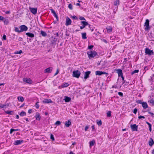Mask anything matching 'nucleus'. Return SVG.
Instances as JSON below:
<instances>
[{
  "label": "nucleus",
  "instance_id": "nucleus-9",
  "mask_svg": "<svg viewBox=\"0 0 154 154\" xmlns=\"http://www.w3.org/2000/svg\"><path fill=\"white\" fill-rule=\"evenodd\" d=\"M71 20L68 17H67L66 18V20L65 25L66 26H68L71 24Z\"/></svg>",
  "mask_w": 154,
  "mask_h": 154
},
{
  "label": "nucleus",
  "instance_id": "nucleus-15",
  "mask_svg": "<svg viewBox=\"0 0 154 154\" xmlns=\"http://www.w3.org/2000/svg\"><path fill=\"white\" fill-rule=\"evenodd\" d=\"M35 117L36 120L39 121L40 120L41 117L39 113L38 112H37L36 113Z\"/></svg>",
  "mask_w": 154,
  "mask_h": 154
},
{
  "label": "nucleus",
  "instance_id": "nucleus-60",
  "mask_svg": "<svg viewBox=\"0 0 154 154\" xmlns=\"http://www.w3.org/2000/svg\"><path fill=\"white\" fill-rule=\"evenodd\" d=\"M24 105H25L24 103H23L21 106H20V108H21L22 107H23L24 106Z\"/></svg>",
  "mask_w": 154,
  "mask_h": 154
},
{
  "label": "nucleus",
  "instance_id": "nucleus-59",
  "mask_svg": "<svg viewBox=\"0 0 154 154\" xmlns=\"http://www.w3.org/2000/svg\"><path fill=\"white\" fill-rule=\"evenodd\" d=\"M85 26H84L83 25L82 26H81L80 27V28L81 29H83V28H84L85 27Z\"/></svg>",
  "mask_w": 154,
  "mask_h": 154
},
{
  "label": "nucleus",
  "instance_id": "nucleus-62",
  "mask_svg": "<svg viewBox=\"0 0 154 154\" xmlns=\"http://www.w3.org/2000/svg\"><path fill=\"white\" fill-rule=\"evenodd\" d=\"M10 13V12L9 11H7L5 12V13L6 14H9Z\"/></svg>",
  "mask_w": 154,
  "mask_h": 154
},
{
  "label": "nucleus",
  "instance_id": "nucleus-38",
  "mask_svg": "<svg viewBox=\"0 0 154 154\" xmlns=\"http://www.w3.org/2000/svg\"><path fill=\"white\" fill-rule=\"evenodd\" d=\"M148 125H149V130L150 132H151V131H152V128H151L152 126H151V124L150 123H149V124H148Z\"/></svg>",
  "mask_w": 154,
  "mask_h": 154
},
{
  "label": "nucleus",
  "instance_id": "nucleus-63",
  "mask_svg": "<svg viewBox=\"0 0 154 154\" xmlns=\"http://www.w3.org/2000/svg\"><path fill=\"white\" fill-rule=\"evenodd\" d=\"M69 154H75L73 153V152L72 151H71L69 153Z\"/></svg>",
  "mask_w": 154,
  "mask_h": 154
},
{
  "label": "nucleus",
  "instance_id": "nucleus-28",
  "mask_svg": "<svg viewBox=\"0 0 154 154\" xmlns=\"http://www.w3.org/2000/svg\"><path fill=\"white\" fill-rule=\"evenodd\" d=\"M95 143V141L94 140H92V141L90 142V146H93Z\"/></svg>",
  "mask_w": 154,
  "mask_h": 154
},
{
  "label": "nucleus",
  "instance_id": "nucleus-21",
  "mask_svg": "<svg viewBox=\"0 0 154 154\" xmlns=\"http://www.w3.org/2000/svg\"><path fill=\"white\" fill-rule=\"evenodd\" d=\"M154 143V141L152 138H150L149 142V146H152Z\"/></svg>",
  "mask_w": 154,
  "mask_h": 154
},
{
  "label": "nucleus",
  "instance_id": "nucleus-24",
  "mask_svg": "<svg viewBox=\"0 0 154 154\" xmlns=\"http://www.w3.org/2000/svg\"><path fill=\"white\" fill-rule=\"evenodd\" d=\"M119 4V0H114V5L115 6H117Z\"/></svg>",
  "mask_w": 154,
  "mask_h": 154
},
{
  "label": "nucleus",
  "instance_id": "nucleus-5",
  "mask_svg": "<svg viewBox=\"0 0 154 154\" xmlns=\"http://www.w3.org/2000/svg\"><path fill=\"white\" fill-rule=\"evenodd\" d=\"M29 10L33 14H35L37 12V8H32L29 7Z\"/></svg>",
  "mask_w": 154,
  "mask_h": 154
},
{
  "label": "nucleus",
  "instance_id": "nucleus-26",
  "mask_svg": "<svg viewBox=\"0 0 154 154\" xmlns=\"http://www.w3.org/2000/svg\"><path fill=\"white\" fill-rule=\"evenodd\" d=\"M5 24L8 25L9 23V20L8 19H5L4 21Z\"/></svg>",
  "mask_w": 154,
  "mask_h": 154
},
{
  "label": "nucleus",
  "instance_id": "nucleus-1",
  "mask_svg": "<svg viewBox=\"0 0 154 154\" xmlns=\"http://www.w3.org/2000/svg\"><path fill=\"white\" fill-rule=\"evenodd\" d=\"M87 54L89 59L91 58L94 57L97 54V53L94 51H90L88 52Z\"/></svg>",
  "mask_w": 154,
  "mask_h": 154
},
{
  "label": "nucleus",
  "instance_id": "nucleus-22",
  "mask_svg": "<svg viewBox=\"0 0 154 154\" xmlns=\"http://www.w3.org/2000/svg\"><path fill=\"white\" fill-rule=\"evenodd\" d=\"M17 99L19 101L23 102L24 101V98L22 97H18Z\"/></svg>",
  "mask_w": 154,
  "mask_h": 154
},
{
  "label": "nucleus",
  "instance_id": "nucleus-34",
  "mask_svg": "<svg viewBox=\"0 0 154 154\" xmlns=\"http://www.w3.org/2000/svg\"><path fill=\"white\" fill-rule=\"evenodd\" d=\"M111 116V111H109L107 113V116L108 117H110Z\"/></svg>",
  "mask_w": 154,
  "mask_h": 154
},
{
  "label": "nucleus",
  "instance_id": "nucleus-42",
  "mask_svg": "<svg viewBox=\"0 0 154 154\" xmlns=\"http://www.w3.org/2000/svg\"><path fill=\"white\" fill-rule=\"evenodd\" d=\"M38 102H37L35 103V107L37 109L38 108L39 106V104H38Z\"/></svg>",
  "mask_w": 154,
  "mask_h": 154
},
{
  "label": "nucleus",
  "instance_id": "nucleus-58",
  "mask_svg": "<svg viewBox=\"0 0 154 154\" xmlns=\"http://www.w3.org/2000/svg\"><path fill=\"white\" fill-rule=\"evenodd\" d=\"M4 19V17L2 16H0V20H2Z\"/></svg>",
  "mask_w": 154,
  "mask_h": 154
},
{
  "label": "nucleus",
  "instance_id": "nucleus-20",
  "mask_svg": "<svg viewBox=\"0 0 154 154\" xmlns=\"http://www.w3.org/2000/svg\"><path fill=\"white\" fill-rule=\"evenodd\" d=\"M81 24H82L84 26H85H85H87L88 25H89V27H90V25H89L88 23L87 22H86V21H81Z\"/></svg>",
  "mask_w": 154,
  "mask_h": 154
},
{
  "label": "nucleus",
  "instance_id": "nucleus-30",
  "mask_svg": "<svg viewBox=\"0 0 154 154\" xmlns=\"http://www.w3.org/2000/svg\"><path fill=\"white\" fill-rule=\"evenodd\" d=\"M22 53V50H20L19 51H15V52H14V54H21V53Z\"/></svg>",
  "mask_w": 154,
  "mask_h": 154
},
{
  "label": "nucleus",
  "instance_id": "nucleus-50",
  "mask_svg": "<svg viewBox=\"0 0 154 154\" xmlns=\"http://www.w3.org/2000/svg\"><path fill=\"white\" fill-rule=\"evenodd\" d=\"M148 113L150 114L152 117L154 116V114L153 113L151 112H149Z\"/></svg>",
  "mask_w": 154,
  "mask_h": 154
},
{
  "label": "nucleus",
  "instance_id": "nucleus-47",
  "mask_svg": "<svg viewBox=\"0 0 154 154\" xmlns=\"http://www.w3.org/2000/svg\"><path fill=\"white\" fill-rule=\"evenodd\" d=\"M137 109L135 108L134 110V111H133L134 113L135 114H136L137 112Z\"/></svg>",
  "mask_w": 154,
  "mask_h": 154
},
{
  "label": "nucleus",
  "instance_id": "nucleus-25",
  "mask_svg": "<svg viewBox=\"0 0 154 154\" xmlns=\"http://www.w3.org/2000/svg\"><path fill=\"white\" fill-rule=\"evenodd\" d=\"M82 37L83 39H86L87 37H86V33H82Z\"/></svg>",
  "mask_w": 154,
  "mask_h": 154
},
{
  "label": "nucleus",
  "instance_id": "nucleus-52",
  "mask_svg": "<svg viewBox=\"0 0 154 154\" xmlns=\"http://www.w3.org/2000/svg\"><path fill=\"white\" fill-rule=\"evenodd\" d=\"M72 18H73V19H75V20H77L78 19V18L77 17L75 16H73L72 17Z\"/></svg>",
  "mask_w": 154,
  "mask_h": 154
},
{
  "label": "nucleus",
  "instance_id": "nucleus-31",
  "mask_svg": "<svg viewBox=\"0 0 154 154\" xmlns=\"http://www.w3.org/2000/svg\"><path fill=\"white\" fill-rule=\"evenodd\" d=\"M68 86H69L68 83H66L64 84H63L62 85V87L63 88H64V87H68Z\"/></svg>",
  "mask_w": 154,
  "mask_h": 154
},
{
  "label": "nucleus",
  "instance_id": "nucleus-37",
  "mask_svg": "<svg viewBox=\"0 0 154 154\" xmlns=\"http://www.w3.org/2000/svg\"><path fill=\"white\" fill-rule=\"evenodd\" d=\"M50 138L52 140L54 141V137L53 135L51 134H50Z\"/></svg>",
  "mask_w": 154,
  "mask_h": 154
},
{
  "label": "nucleus",
  "instance_id": "nucleus-45",
  "mask_svg": "<svg viewBox=\"0 0 154 154\" xmlns=\"http://www.w3.org/2000/svg\"><path fill=\"white\" fill-rule=\"evenodd\" d=\"M137 103H138L139 104H142V103L143 102H142L141 100H137L136 101Z\"/></svg>",
  "mask_w": 154,
  "mask_h": 154
},
{
  "label": "nucleus",
  "instance_id": "nucleus-32",
  "mask_svg": "<svg viewBox=\"0 0 154 154\" xmlns=\"http://www.w3.org/2000/svg\"><path fill=\"white\" fill-rule=\"evenodd\" d=\"M97 125L99 126H100L102 125V122H101V120H100L99 121H98V120H97Z\"/></svg>",
  "mask_w": 154,
  "mask_h": 154
},
{
  "label": "nucleus",
  "instance_id": "nucleus-17",
  "mask_svg": "<svg viewBox=\"0 0 154 154\" xmlns=\"http://www.w3.org/2000/svg\"><path fill=\"white\" fill-rule=\"evenodd\" d=\"M142 105V107L144 109H146L148 107V105L146 102H143Z\"/></svg>",
  "mask_w": 154,
  "mask_h": 154
},
{
  "label": "nucleus",
  "instance_id": "nucleus-8",
  "mask_svg": "<svg viewBox=\"0 0 154 154\" xmlns=\"http://www.w3.org/2000/svg\"><path fill=\"white\" fill-rule=\"evenodd\" d=\"M131 128L133 131H137L138 126L136 124L131 125Z\"/></svg>",
  "mask_w": 154,
  "mask_h": 154
},
{
  "label": "nucleus",
  "instance_id": "nucleus-2",
  "mask_svg": "<svg viewBox=\"0 0 154 154\" xmlns=\"http://www.w3.org/2000/svg\"><path fill=\"white\" fill-rule=\"evenodd\" d=\"M81 73L78 70L74 71L72 72V76L74 77L79 78L80 75Z\"/></svg>",
  "mask_w": 154,
  "mask_h": 154
},
{
  "label": "nucleus",
  "instance_id": "nucleus-16",
  "mask_svg": "<svg viewBox=\"0 0 154 154\" xmlns=\"http://www.w3.org/2000/svg\"><path fill=\"white\" fill-rule=\"evenodd\" d=\"M43 103H49L52 102V101L51 99H45L43 101Z\"/></svg>",
  "mask_w": 154,
  "mask_h": 154
},
{
  "label": "nucleus",
  "instance_id": "nucleus-19",
  "mask_svg": "<svg viewBox=\"0 0 154 154\" xmlns=\"http://www.w3.org/2000/svg\"><path fill=\"white\" fill-rule=\"evenodd\" d=\"M64 100L66 102H68L71 100V99L69 97L65 96Z\"/></svg>",
  "mask_w": 154,
  "mask_h": 154
},
{
  "label": "nucleus",
  "instance_id": "nucleus-27",
  "mask_svg": "<svg viewBox=\"0 0 154 154\" xmlns=\"http://www.w3.org/2000/svg\"><path fill=\"white\" fill-rule=\"evenodd\" d=\"M106 29H107V31L109 32H110L112 31V28L110 27H107Z\"/></svg>",
  "mask_w": 154,
  "mask_h": 154
},
{
  "label": "nucleus",
  "instance_id": "nucleus-29",
  "mask_svg": "<svg viewBox=\"0 0 154 154\" xmlns=\"http://www.w3.org/2000/svg\"><path fill=\"white\" fill-rule=\"evenodd\" d=\"M20 115L21 116H23L26 115V113L24 111H22L20 113Z\"/></svg>",
  "mask_w": 154,
  "mask_h": 154
},
{
  "label": "nucleus",
  "instance_id": "nucleus-13",
  "mask_svg": "<svg viewBox=\"0 0 154 154\" xmlns=\"http://www.w3.org/2000/svg\"><path fill=\"white\" fill-rule=\"evenodd\" d=\"M23 142V141L21 140H17L15 141L14 144L15 145H18L21 144Z\"/></svg>",
  "mask_w": 154,
  "mask_h": 154
},
{
  "label": "nucleus",
  "instance_id": "nucleus-49",
  "mask_svg": "<svg viewBox=\"0 0 154 154\" xmlns=\"http://www.w3.org/2000/svg\"><path fill=\"white\" fill-rule=\"evenodd\" d=\"M118 94L121 96V97H122L123 96V93L121 92H118Z\"/></svg>",
  "mask_w": 154,
  "mask_h": 154
},
{
  "label": "nucleus",
  "instance_id": "nucleus-64",
  "mask_svg": "<svg viewBox=\"0 0 154 154\" xmlns=\"http://www.w3.org/2000/svg\"><path fill=\"white\" fill-rule=\"evenodd\" d=\"M152 154H154V149L152 150Z\"/></svg>",
  "mask_w": 154,
  "mask_h": 154
},
{
  "label": "nucleus",
  "instance_id": "nucleus-54",
  "mask_svg": "<svg viewBox=\"0 0 154 154\" xmlns=\"http://www.w3.org/2000/svg\"><path fill=\"white\" fill-rule=\"evenodd\" d=\"M14 131V129H12V128L11 129V130H10V134H12V132Z\"/></svg>",
  "mask_w": 154,
  "mask_h": 154
},
{
  "label": "nucleus",
  "instance_id": "nucleus-39",
  "mask_svg": "<svg viewBox=\"0 0 154 154\" xmlns=\"http://www.w3.org/2000/svg\"><path fill=\"white\" fill-rule=\"evenodd\" d=\"M149 102L150 103H152L153 105H154V100L153 99H151L150 101Z\"/></svg>",
  "mask_w": 154,
  "mask_h": 154
},
{
  "label": "nucleus",
  "instance_id": "nucleus-3",
  "mask_svg": "<svg viewBox=\"0 0 154 154\" xmlns=\"http://www.w3.org/2000/svg\"><path fill=\"white\" fill-rule=\"evenodd\" d=\"M145 53L149 56H150L154 54L153 51L150 50L149 48H146L145 49Z\"/></svg>",
  "mask_w": 154,
  "mask_h": 154
},
{
  "label": "nucleus",
  "instance_id": "nucleus-51",
  "mask_svg": "<svg viewBox=\"0 0 154 154\" xmlns=\"http://www.w3.org/2000/svg\"><path fill=\"white\" fill-rule=\"evenodd\" d=\"M138 118L139 119H141V118H143V119H145V117L144 116H139V117H138Z\"/></svg>",
  "mask_w": 154,
  "mask_h": 154
},
{
  "label": "nucleus",
  "instance_id": "nucleus-44",
  "mask_svg": "<svg viewBox=\"0 0 154 154\" xmlns=\"http://www.w3.org/2000/svg\"><path fill=\"white\" fill-rule=\"evenodd\" d=\"M12 112H13L12 111H6L5 112L7 114L11 115V113H12Z\"/></svg>",
  "mask_w": 154,
  "mask_h": 154
},
{
  "label": "nucleus",
  "instance_id": "nucleus-10",
  "mask_svg": "<svg viewBox=\"0 0 154 154\" xmlns=\"http://www.w3.org/2000/svg\"><path fill=\"white\" fill-rule=\"evenodd\" d=\"M90 71H88L85 72L84 78L86 79L89 77V75L91 73Z\"/></svg>",
  "mask_w": 154,
  "mask_h": 154
},
{
  "label": "nucleus",
  "instance_id": "nucleus-18",
  "mask_svg": "<svg viewBox=\"0 0 154 154\" xmlns=\"http://www.w3.org/2000/svg\"><path fill=\"white\" fill-rule=\"evenodd\" d=\"M71 124V122L70 120H68L67 121H66L65 122V125L67 127H69Z\"/></svg>",
  "mask_w": 154,
  "mask_h": 154
},
{
  "label": "nucleus",
  "instance_id": "nucleus-14",
  "mask_svg": "<svg viewBox=\"0 0 154 154\" xmlns=\"http://www.w3.org/2000/svg\"><path fill=\"white\" fill-rule=\"evenodd\" d=\"M117 72L119 76H122L123 73L122 72V71L121 69H119L117 70Z\"/></svg>",
  "mask_w": 154,
  "mask_h": 154
},
{
  "label": "nucleus",
  "instance_id": "nucleus-56",
  "mask_svg": "<svg viewBox=\"0 0 154 154\" xmlns=\"http://www.w3.org/2000/svg\"><path fill=\"white\" fill-rule=\"evenodd\" d=\"M59 72V71L58 69H57L56 71V72L55 73L54 75L55 76V75H57L58 73Z\"/></svg>",
  "mask_w": 154,
  "mask_h": 154
},
{
  "label": "nucleus",
  "instance_id": "nucleus-53",
  "mask_svg": "<svg viewBox=\"0 0 154 154\" xmlns=\"http://www.w3.org/2000/svg\"><path fill=\"white\" fill-rule=\"evenodd\" d=\"M3 40H5L6 39V36L5 35H3V37H2Z\"/></svg>",
  "mask_w": 154,
  "mask_h": 154
},
{
  "label": "nucleus",
  "instance_id": "nucleus-33",
  "mask_svg": "<svg viewBox=\"0 0 154 154\" xmlns=\"http://www.w3.org/2000/svg\"><path fill=\"white\" fill-rule=\"evenodd\" d=\"M19 28H18L17 27H15V30L16 32H21L20 31V29H19Z\"/></svg>",
  "mask_w": 154,
  "mask_h": 154
},
{
  "label": "nucleus",
  "instance_id": "nucleus-41",
  "mask_svg": "<svg viewBox=\"0 0 154 154\" xmlns=\"http://www.w3.org/2000/svg\"><path fill=\"white\" fill-rule=\"evenodd\" d=\"M61 122L60 121H57L55 123V125H60V124Z\"/></svg>",
  "mask_w": 154,
  "mask_h": 154
},
{
  "label": "nucleus",
  "instance_id": "nucleus-6",
  "mask_svg": "<svg viewBox=\"0 0 154 154\" xmlns=\"http://www.w3.org/2000/svg\"><path fill=\"white\" fill-rule=\"evenodd\" d=\"M144 26H146L145 28V30H147L149 29V20L146 19V22L145 23Z\"/></svg>",
  "mask_w": 154,
  "mask_h": 154
},
{
  "label": "nucleus",
  "instance_id": "nucleus-48",
  "mask_svg": "<svg viewBox=\"0 0 154 154\" xmlns=\"http://www.w3.org/2000/svg\"><path fill=\"white\" fill-rule=\"evenodd\" d=\"M79 19L81 20H85V19L84 17H80L79 18Z\"/></svg>",
  "mask_w": 154,
  "mask_h": 154
},
{
  "label": "nucleus",
  "instance_id": "nucleus-46",
  "mask_svg": "<svg viewBox=\"0 0 154 154\" xmlns=\"http://www.w3.org/2000/svg\"><path fill=\"white\" fill-rule=\"evenodd\" d=\"M34 35L33 34L29 33V37L32 38L34 37Z\"/></svg>",
  "mask_w": 154,
  "mask_h": 154
},
{
  "label": "nucleus",
  "instance_id": "nucleus-11",
  "mask_svg": "<svg viewBox=\"0 0 154 154\" xmlns=\"http://www.w3.org/2000/svg\"><path fill=\"white\" fill-rule=\"evenodd\" d=\"M52 70V67H48L45 70V72L47 73H50L51 72Z\"/></svg>",
  "mask_w": 154,
  "mask_h": 154
},
{
  "label": "nucleus",
  "instance_id": "nucleus-23",
  "mask_svg": "<svg viewBox=\"0 0 154 154\" xmlns=\"http://www.w3.org/2000/svg\"><path fill=\"white\" fill-rule=\"evenodd\" d=\"M40 34L43 36L44 37H45L47 35V33H46V32L42 30L41 31Z\"/></svg>",
  "mask_w": 154,
  "mask_h": 154
},
{
  "label": "nucleus",
  "instance_id": "nucleus-55",
  "mask_svg": "<svg viewBox=\"0 0 154 154\" xmlns=\"http://www.w3.org/2000/svg\"><path fill=\"white\" fill-rule=\"evenodd\" d=\"M0 107H2V108L6 107V105H1V106H0Z\"/></svg>",
  "mask_w": 154,
  "mask_h": 154
},
{
  "label": "nucleus",
  "instance_id": "nucleus-4",
  "mask_svg": "<svg viewBox=\"0 0 154 154\" xmlns=\"http://www.w3.org/2000/svg\"><path fill=\"white\" fill-rule=\"evenodd\" d=\"M19 28L20 29V32L26 31L28 29L27 27L24 25H22L20 26L19 27Z\"/></svg>",
  "mask_w": 154,
  "mask_h": 154
},
{
  "label": "nucleus",
  "instance_id": "nucleus-40",
  "mask_svg": "<svg viewBox=\"0 0 154 154\" xmlns=\"http://www.w3.org/2000/svg\"><path fill=\"white\" fill-rule=\"evenodd\" d=\"M68 7L70 9V10L72 9V6L71 4H69Z\"/></svg>",
  "mask_w": 154,
  "mask_h": 154
},
{
  "label": "nucleus",
  "instance_id": "nucleus-57",
  "mask_svg": "<svg viewBox=\"0 0 154 154\" xmlns=\"http://www.w3.org/2000/svg\"><path fill=\"white\" fill-rule=\"evenodd\" d=\"M88 128H89V127L88 126H86L85 128V131H87V130L88 129Z\"/></svg>",
  "mask_w": 154,
  "mask_h": 154
},
{
  "label": "nucleus",
  "instance_id": "nucleus-35",
  "mask_svg": "<svg viewBox=\"0 0 154 154\" xmlns=\"http://www.w3.org/2000/svg\"><path fill=\"white\" fill-rule=\"evenodd\" d=\"M23 81L24 82L26 83H29V80L28 79H27V78H24L23 79Z\"/></svg>",
  "mask_w": 154,
  "mask_h": 154
},
{
  "label": "nucleus",
  "instance_id": "nucleus-12",
  "mask_svg": "<svg viewBox=\"0 0 154 154\" xmlns=\"http://www.w3.org/2000/svg\"><path fill=\"white\" fill-rule=\"evenodd\" d=\"M51 13L53 14L54 16L56 17L57 21L58 20V17L56 14L55 11L53 9H51Z\"/></svg>",
  "mask_w": 154,
  "mask_h": 154
},
{
  "label": "nucleus",
  "instance_id": "nucleus-43",
  "mask_svg": "<svg viewBox=\"0 0 154 154\" xmlns=\"http://www.w3.org/2000/svg\"><path fill=\"white\" fill-rule=\"evenodd\" d=\"M93 47L94 46L93 45H89L88 47V48L89 49H92Z\"/></svg>",
  "mask_w": 154,
  "mask_h": 154
},
{
  "label": "nucleus",
  "instance_id": "nucleus-61",
  "mask_svg": "<svg viewBox=\"0 0 154 154\" xmlns=\"http://www.w3.org/2000/svg\"><path fill=\"white\" fill-rule=\"evenodd\" d=\"M32 80L29 79V84H32Z\"/></svg>",
  "mask_w": 154,
  "mask_h": 154
},
{
  "label": "nucleus",
  "instance_id": "nucleus-36",
  "mask_svg": "<svg viewBox=\"0 0 154 154\" xmlns=\"http://www.w3.org/2000/svg\"><path fill=\"white\" fill-rule=\"evenodd\" d=\"M138 72H139L138 70H135L133 71L132 72L131 74V75H133V74H134L135 73H138Z\"/></svg>",
  "mask_w": 154,
  "mask_h": 154
},
{
  "label": "nucleus",
  "instance_id": "nucleus-7",
  "mask_svg": "<svg viewBox=\"0 0 154 154\" xmlns=\"http://www.w3.org/2000/svg\"><path fill=\"white\" fill-rule=\"evenodd\" d=\"M95 74L96 75H100L102 74L108 75V73L100 71H97L95 72Z\"/></svg>",
  "mask_w": 154,
  "mask_h": 154
}]
</instances>
